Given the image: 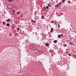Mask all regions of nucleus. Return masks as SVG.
Masks as SVG:
<instances>
[{"mask_svg":"<svg viewBox=\"0 0 76 76\" xmlns=\"http://www.w3.org/2000/svg\"><path fill=\"white\" fill-rule=\"evenodd\" d=\"M8 7H9V9H13L14 7V6L12 4L9 5L8 6Z\"/></svg>","mask_w":76,"mask_h":76,"instance_id":"obj_1","label":"nucleus"},{"mask_svg":"<svg viewBox=\"0 0 76 76\" xmlns=\"http://www.w3.org/2000/svg\"><path fill=\"white\" fill-rule=\"evenodd\" d=\"M61 4V2L58 4H57L56 5V6H55V7H57V6H58V7L60 6V4Z\"/></svg>","mask_w":76,"mask_h":76,"instance_id":"obj_2","label":"nucleus"},{"mask_svg":"<svg viewBox=\"0 0 76 76\" xmlns=\"http://www.w3.org/2000/svg\"><path fill=\"white\" fill-rule=\"evenodd\" d=\"M31 22L33 23H35V21L34 20H31Z\"/></svg>","mask_w":76,"mask_h":76,"instance_id":"obj_3","label":"nucleus"},{"mask_svg":"<svg viewBox=\"0 0 76 76\" xmlns=\"http://www.w3.org/2000/svg\"><path fill=\"white\" fill-rule=\"evenodd\" d=\"M14 0H8L9 2H12Z\"/></svg>","mask_w":76,"mask_h":76,"instance_id":"obj_4","label":"nucleus"},{"mask_svg":"<svg viewBox=\"0 0 76 76\" xmlns=\"http://www.w3.org/2000/svg\"><path fill=\"white\" fill-rule=\"evenodd\" d=\"M69 44L70 45H74V44L72 43V42H69Z\"/></svg>","mask_w":76,"mask_h":76,"instance_id":"obj_5","label":"nucleus"},{"mask_svg":"<svg viewBox=\"0 0 76 76\" xmlns=\"http://www.w3.org/2000/svg\"><path fill=\"white\" fill-rule=\"evenodd\" d=\"M53 42H54V43H57V40H54Z\"/></svg>","mask_w":76,"mask_h":76,"instance_id":"obj_6","label":"nucleus"},{"mask_svg":"<svg viewBox=\"0 0 76 76\" xmlns=\"http://www.w3.org/2000/svg\"><path fill=\"white\" fill-rule=\"evenodd\" d=\"M3 25H5V24H6V23L4 22H3Z\"/></svg>","mask_w":76,"mask_h":76,"instance_id":"obj_7","label":"nucleus"},{"mask_svg":"<svg viewBox=\"0 0 76 76\" xmlns=\"http://www.w3.org/2000/svg\"><path fill=\"white\" fill-rule=\"evenodd\" d=\"M10 19H8L7 20V22H10Z\"/></svg>","mask_w":76,"mask_h":76,"instance_id":"obj_8","label":"nucleus"},{"mask_svg":"<svg viewBox=\"0 0 76 76\" xmlns=\"http://www.w3.org/2000/svg\"><path fill=\"white\" fill-rule=\"evenodd\" d=\"M64 47H67V44H65L64 45Z\"/></svg>","mask_w":76,"mask_h":76,"instance_id":"obj_9","label":"nucleus"},{"mask_svg":"<svg viewBox=\"0 0 76 76\" xmlns=\"http://www.w3.org/2000/svg\"><path fill=\"white\" fill-rule=\"evenodd\" d=\"M10 25V24L9 23H8L7 24V26H9Z\"/></svg>","mask_w":76,"mask_h":76,"instance_id":"obj_10","label":"nucleus"},{"mask_svg":"<svg viewBox=\"0 0 76 76\" xmlns=\"http://www.w3.org/2000/svg\"><path fill=\"white\" fill-rule=\"evenodd\" d=\"M46 46H48V43H46L45 44Z\"/></svg>","mask_w":76,"mask_h":76,"instance_id":"obj_11","label":"nucleus"},{"mask_svg":"<svg viewBox=\"0 0 76 76\" xmlns=\"http://www.w3.org/2000/svg\"><path fill=\"white\" fill-rule=\"evenodd\" d=\"M19 13H20L19 12H18L17 13V15H18V14H19Z\"/></svg>","mask_w":76,"mask_h":76,"instance_id":"obj_12","label":"nucleus"},{"mask_svg":"<svg viewBox=\"0 0 76 76\" xmlns=\"http://www.w3.org/2000/svg\"><path fill=\"white\" fill-rule=\"evenodd\" d=\"M58 37H59V38H60V37H61V35H60V34L58 35Z\"/></svg>","mask_w":76,"mask_h":76,"instance_id":"obj_13","label":"nucleus"},{"mask_svg":"<svg viewBox=\"0 0 76 76\" xmlns=\"http://www.w3.org/2000/svg\"><path fill=\"white\" fill-rule=\"evenodd\" d=\"M44 18V16H42V19H43Z\"/></svg>","mask_w":76,"mask_h":76,"instance_id":"obj_14","label":"nucleus"},{"mask_svg":"<svg viewBox=\"0 0 76 76\" xmlns=\"http://www.w3.org/2000/svg\"><path fill=\"white\" fill-rule=\"evenodd\" d=\"M21 18H23V15H21Z\"/></svg>","mask_w":76,"mask_h":76,"instance_id":"obj_15","label":"nucleus"},{"mask_svg":"<svg viewBox=\"0 0 76 76\" xmlns=\"http://www.w3.org/2000/svg\"><path fill=\"white\" fill-rule=\"evenodd\" d=\"M69 56H71V54L70 53H69Z\"/></svg>","mask_w":76,"mask_h":76,"instance_id":"obj_16","label":"nucleus"},{"mask_svg":"<svg viewBox=\"0 0 76 76\" xmlns=\"http://www.w3.org/2000/svg\"><path fill=\"white\" fill-rule=\"evenodd\" d=\"M48 6H49V7H50V4H48Z\"/></svg>","mask_w":76,"mask_h":76,"instance_id":"obj_17","label":"nucleus"},{"mask_svg":"<svg viewBox=\"0 0 76 76\" xmlns=\"http://www.w3.org/2000/svg\"><path fill=\"white\" fill-rule=\"evenodd\" d=\"M55 23H57V21H54Z\"/></svg>","mask_w":76,"mask_h":76,"instance_id":"obj_18","label":"nucleus"},{"mask_svg":"<svg viewBox=\"0 0 76 76\" xmlns=\"http://www.w3.org/2000/svg\"><path fill=\"white\" fill-rule=\"evenodd\" d=\"M66 54H68L69 53L68 52V51H66Z\"/></svg>","mask_w":76,"mask_h":76,"instance_id":"obj_19","label":"nucleus"},{"mask_svg":"<svg viewBox=\"0 0 76 76\" xmlns=\"http://www.w3.org/2000/svg\"><path fill=\"white\" fill-rule=\"evenodd\" d=\"M17 30H20V28H17Z\"/></svg>","mask_w":76,"mask_h":76,"instance_id":"obj_20","label":"nucleus"},{"mask_svg":"<svg viewBox=\"0 0 76 76\" xmlns=\"http://www.w3.org/2000/svg\"><path fill=\"white\" fill-rule=\"evenodd\" d=\"M46 7L47 9H48V6H46Z\"/></svg>","mask_w":76,"mask_h":76,"instance_id":"obj_21","label":"nucleus"},{"mask_svg":"<svg viewBox=\"0 0 76 76\" xmlns=\"http://www.w3.org/2000/svg\"><path fill=\"white\" fill-rule=\"evenodd\" d=\"M51 23H54V21H52Z\"/></svg>","mask_w":76,"mask_h":76,"instance_id":"obj_22","label":"nucleus"},{"mask_svg":"<svg viewBox=\"0 0 76 76\" xmlns=\"http://www.w3.org/2000/svg\"><path fill=\"white\" fill-rule=\"evenodd\" d=\"M63 34H61V36L62 37V36H63Z\"/></svg>","mask_w":76,"mask_h":76,"instance_id":"obj_23","label":"nucleus"},{"mask_svg":"<svg viewBox=\"0 0 76 76\" xmlns=\"http://www.w3.org/2000/svg\"><path fill=\"white\" fill-rule=\"evenodd\" d=\"M63 2H64V1H65V0H63Z\"/></svg>","mask_w":76,"mask_h":76,"instance_id":"obj_24","label":"nucleus"},{"mask_svg":"<svg viewBox=\"0 0 76 76\" xmlns=\"http://www.w3.org/2000/svg\"><path fill=\"white\" fill-rule=\"evenodd\" d=\"M53 28H51V30L53 31Z\"/></svg>","mask_w":76,"mask_h":76,"instance_id":"obj_25","label":"nucleus"},{"mask_svg":"<svg viewBox=\"0 0 76 76\" xmlns=\"http://www.w3.org/2000/svg\"><path fill=\"white\" fill-rule=\"evenodd\" d=\"M58 28H60V25H58Z\"/></svg>","mask_w":76,"mask_h":76,"instance_id":"obj_26","label":"nucleus"},{"mask_svg":"<svg viewBox=\"0 0 76 76\" xmlns=\"http://www.w3.org/2000/svg\"><path fill=\"white\" fill-rule=\"evenodd\" d=\"M52 30L50 31V32H52Z\"/></svg>","mask_w":76,"mask_h":76,"instance_id":"obj_27","label":"nucleus"},{"mask_svg":"<svg viewBox=\"0 0 76 76\" xmlns=\"http://www.w3.org/2000/svg\"><path fill=\"white\" fill-rule=\"evenodd\" d=\"M56 14H57V15H58V13H56Z\"/></svg>","mask_w":76,"mask_h":76,"instance_id":"obj_28","label":"nucleus"},{"mask_svg":"<svg viewBox=\"0 0 76 76\" xmlns=\"http://www.w3.org/2000/svg\"><path fill=\"white\" fill-rule=\"evenodd\" d=\"M34 15H37V14H36V13L35 14H35H34Z\"/></svg>","mask_w":76,"mask_h":76,"instance_id":"obj_29","label":"nucleus"},{"mask_svg":"<svg viewBox=\"0 0 76 76\" xmlns=\"http://www.w3.org/2000/svg\"><path fill=\"white\" fill-rule=\"evenodd\" d=\"M32 0V1H33L34 0Z\"/></svg>","mask_w":76,"mask_h":76,"instance_id":"obj_30","label":"nucleus"},{"mask_svg":"<svg viewBox=\"0 0 76 76\" xmlns=\"http://www.w3.org/2000/svg\"><path fill=\"white\" fill-rule=\"evenodd\" d=\"M17 35H18V33H17Z\"/></svg>","mask_w":76,"mask_h":76,"instance_id":"obj_31","label":"nucleus"},{"mask_svg":"<svg viewBox=\"0 0 76 76\" xmlns=\"http://www.w3.org/2000/svg\"><path fill=\"white\" fill-rule=\"evenodd\" d=\"M60 23H61V22Z\"/></svg>","mask_w":76,"mask_h":76,"instance_id":"obj_32","label":"nucleus"},{"mask_svg":"<svg viewBox=\"0 0 76 76\" xmlns=\"http://www.w3.org/2000/svg\"><path fill=\"white\" fill-rule=\"evenodd\" d=\"M23 0V1L24 0Z\"/></svg>","mask_w":76,"mask_h":76,"instance_id":"obj_33","label":"nucleus"}]
</instances>
